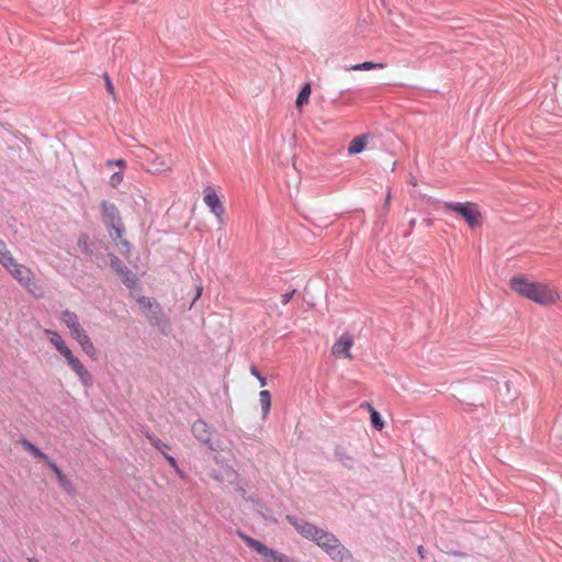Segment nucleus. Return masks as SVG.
<instances>
[{
    "label": "nucleus",
    "instance_id": "obj_30",
    "mask_svg": "<svg viewBox=\"0 0 562 562\" xmlns=\"http://www.w3.org/2000/svg\"><path fill=\"white\" fill-rule=\"evenodd\" d=\"M153 447H154L157 451H159L162 456L167 454V452H166V451L171 449V447H170L168 443H166V442L161 441L160 439H158L157 441H155V442H154V445H153Z\"/></svg>",
    "mask_w": 562,
    "mask_h": 562
},
{
    "label": "nucleus",
    "instance_id": "obj_34",
    "mask_svg": "<svg viewBox=\"0 0 562 562\" xmlns=\"http://www.w3.org/2000/svg\"><path fill=\"white\" fill-rule=\"evenodd\" d=\"M166 461L169 463L170 467H172L173 469H176L177 471L179 470V467H178V461L175 457L170 456V454H165L164 456Z\"/></svg>",
    "mask_w": 562,
    "mask_h": 562
},
{
    "label": "nucleus",
    "instance_id": "obj_42",
    "mask_svg": "<svg viewBox=\"0 0 562 562\" xmlns=\"http://www.w3.org/2000/svg\"><path fill=\"white\" fill-rule=\"evenodd\" d=\"M361 407H367V408H369V411H370V412H371V408H373V407L371 406V404H370V403H368V402L362 403V404H361Z\"/></svg>",
    "mask_w": 562,
    "mask_h": 562
},
{
    "label": "nucleus",
    "instance_id": "obj_39",
    "mask_svg": "<svg viewBox=\"0 0 562 562\" xmlns=\"http://www.w3.org/2000/svg\"><path fill=\"white\" fill-rule=\"evenodd\" d=\"M266 512H260L261 516L266 519V520H272V521H276L274 519H272L269 515H268V512H269V508H265Z\"/></svg>",
    "mask_w": 562,
    "mask_h": 562
},
{
    "label": "nucleus",
    "instance_id": "obj_31",
    "mask_svg": "<svg viewBox=\"0 0 562 562\" xmlns=\"http://www.w3.org/2000/svg\"><path fill=\"white\" fill-rule=\"evenodd\" d=\"M123 181V173L121 171L113 172L110 177V186L115 188Z\"/></svg>",
    "mask_w": 562,
    "mask_h": 562
},
{
    "label": "nucleus",
    "instance_id": "obj_24",
    "mask_svg": "<svg viewBox=\"0 0 562 562\" xmlns=\"http://www.w3.org/2000/svg\"><path fill=\"white\" fill-rule=\"evenodd\" d=\"M46 334L48 335L49 342L56 348V350H59L60 348L66 346L65 340L57 331L46 330Z\"/></svg>",
    "mask_w": 562,
    "mask_h": 562
},
{
    "label": "nucleus",
    "instance_id": "obj_2",
    "mask_svg": "<svg viewBox=\"0 0 562 562\" xmlns=\"http://www.w3.org/2000/svg\"><path fill=\"white\" fill-rule=\"evenodd\" d=\"M285 519L303 538L314 542L324 552L327 549H331L330 546L337 541V537L333 532L297 518L294 515L288 514Z\"/></svg>",
    "mask_w": 562,
    "mask_h": 562
},
{
    "label": "nucleus",
    "instance_id": "obj_23",
    "mask_svg": "<svg viewBox=\"0 0 562 562\" xmlns=\"http://www.w3.org/2000/svg\"><path fill=\"white\" fill-rule=\"evenodd\" d=\"M311 92H312V90H311L310 83H304L296 97L295 102H296L297 108H302L304 104L307 103Z\"/></svg>",
    "mask_w": 562,
    "mask_h": 562
},
{
    "label": "nucleus",
    "instance_id": "obj_35",
    "mask_svg": "<svg viewBox=\"0 0 562 562\" xmlns=\"http://www.w3.org/2000/svg\"><path fill=\"white\" fill-rule=\"evenodd\" d=\"M294 293H295V290H293V291H291V292H286V293L282 294V296H281V303H282L283 305H286V304L291 301V299L293 297Z\"/></svg>",
    "mask_w": 562,
    "mask_h": 562
},
{
    "label": "nucleus",
    "instance_id": "obj_25",
    "mask_svg": "<svg viewBox=\"0 0 562 562\" xmlns=\"http://www.w3.org/2000/svg\"><path fill=\"white\" fill-rule=\"evenodd\" d=\"M376 68H384V65L383 64H378V63H373V61H363L361 64H356V65H352L350 67L351 70H356V71H359V70H371V69H376Z\"/></svg>",
    "mask_w": 562,
    "mask_h": 562
},
{
    "label": "nucleus",
    "instance_id": "obj_9",
    "mask_svg": "<svg viewBox=\"0 0 562 562\" xmlns=\"http://www.w3.org/2000/svg\"><path fill=\"white\" fill-rule=\"evenodd\" d=\"M110 266L120 276L122 282L130 289H133L136 283L135 274L128 267L114 254L109 252Z\"/></svg>",
    "mask_w": 562,
    "mask_h": 562
},
{
    "label": "nucleus",
    "instance_id": "obj_40",
    "mask_svg": "<svg viewBox=\"0 0 562 562\" xmlns=\"http://www.w3.org/2000/svg\"><path fill=\"white\" fill-rule=\"evenodd\" d=\"M266 512H260L261 516L266 519V520H272V521H276L274 519H272L269 515H268V512H269V508H265Z\"/></svg>",
    "mask_w": 562,
    "mask_h": 562
},
{
    "label": "nucleus",
    "instance_id": "obj_11",
    "mask_svg": "<svg viewBox=\"0 0 562 562\" xmlns=\"http://www.w3.org/2000/svg\"><path fill=\"white\" fill-rule=\"evenodd\" d=\"M191 431L194 438L201 443L209 447L211 450L215 449L211 439L213 430L203 419H196L192 424Z\"/></svg>",
    "mask_w": 562,
    "mask_h": 562
},
{
    "label": "nucleus",
    "instance_id": "obj_13",
    "mask_svg": "<svg viewBox=\"0 0 562 562\" xmlns=\"http://www.w3.org/2000/svg\"><path fill=\"white\" fill-rule=\"evenodd\" d=\"M68 367L77 375L78 380L80 381V383L83 385L85 389L92 387L93 376L86 369V367L82 364V362L78 358H76L72 362H70L68 364Z\"/></svg>",
    "mask_w": 562,
    "mask_h": 562
},
{
    "label": "nucleus",
    "instance_id": "obj_41",
    "mask_svg": "<svg viewBox=\"0 0 562 562\" xmlns=\"http://www.w3.org/2000/svg\"><path fill=\"white\" fill-rule=\"evenodd\" d=\"M201 293H202V288L200 286L196 290V294H195V297H194L193 302L196 301L201 296Z\"/></svg>",
    "mask_w": 562,
    "mask_h": 562
},
{
    "label": "nucleus",
    "instance_id": "obj_26",
    "mask_svg": "<svg viewBox=\"0 0 562 562\" xmlns=\"http://www.w3.org/2000/svg\"><path fill=\"white\" fill-rule=\"evenodd\" d=\"M370 420L374 429L382 430L384 428V420L380 413L374 408H371Z\"/></svg>",
    "mask_w": 562,
    "mask_h": 562
},
{
    "label": "nucleus",
    "instance_id": "obj_19",
    "mask_svg": "<svg viewBox=\"0 0 562 562\" xmlns=\"http://www.w3.org/2000/svg\"><path fill=\"white\" fill-rule=\"evenodd\" d=\"M23 448L29 451L34 458L41 459L47 463L50 458L43 452L37 446H35L33 442H31L27 439H22L21 441Z\"/></svg>",
    "mask_w": 562,
    "mask_h": 562
},
{
    "label": "nucleus",
    "instance_id": "obj_6",
    "mask_svg": "<svg viewBox=\"0 0 562 562\" xmlns=\"http://www.w3.org/2000/svg\"><path fill=\"white\" fill-rule=\"evenodd\" d=\"M138 303L143 308H148L147 318L149 323L157 327L161 335L168 336L171 333V323L159 304L151 302V300L146 296L139 297Z\"/></svg>",
    "mask_w": 562,
    "mask_h": 562
},
{
    "label": "nucleus",
    "instance_id": "obj_5",
    "mask_svg": "<svg viewBox=\"0 0 562 562\" xmlns=\"http://www.w3.org/2000/svg\"><path fill=\"white\" fill-rule=\"evenodd\" d=\"M77 245L98 268H104L108 265L109 252L103 243L91 241L87 234H81Z\"/></svg>",
    "mask_w": 562,
    "mask_h": 562
},
{
    "label": "nucleus",
    "instance_id": "obj_43",
    "mask_svg": "<svg viewBox=\"0 0 562 562\" xmlns=\"http://www.w3.org/2000/svg\"><path fill=\"white\" fill-rule=\"evenodd\" d=\"M30 562H40L38 560H36L35 558H30L29 559Z\"/></svg>",
    "mask_w": 562,
    "mask_h": 562
},
{
    "label": "nucleus",
    "instance_id": "obj_38",
    "mask_svg": "<svg viewBox=\"0 0 562 562\" xmlns=\"http://www.w3.org/2000/svg\"><path fill=\"white\" fill-rule=\"evenodd\" d=\"M417 553H418V555L420 557L422 560L426 559V550L424 549L423 546H418Z\"/></svg>",
    "mask_w": 562,
    "mask_h": 562
},
{
    "label": "nucleus",
    "instance_id": "obj_15",
    "mask_svg": "<svg viewBox=\"0 0 562 562\" xmlns=\"http://www.w3.org/2000/svg\"><path fill=\"white\" fill-rule=\"evenodd\" d=\"M494 382L497 385L496 397L503 404L512 402V400L516 396L517 392L516 391L512 392L510 382L507 379H505V376H502L501 380H494Z\"/></svg>",
    "mask_w": 562,
    "mask_h": 562
},
{
    "label": "nucleus",
    "instance_id": "obj_14",
    "mask_svg": "<svg viewBox=\"0 0 562 562\" xmlns=\"http://www.w3.org/2000/svg\"><path fill=\"white\" fill-rule=\"evenodd\" d=\"M353 344V337L350 334H342L333 346V355L340 358H350V347Z\"/></svg>",
    "mask_w": 562,
    "mask_h": 562
},
{
    "label": "nucleus",
    "instance_id": "obj_27",
    "mask_svg": "<svg viewBox=\"0 0 562 562\" xmlns=\"http://www.w3.org/2000/svg\"><path fill=\"white\" fill-rule=\"evenodd\" d=\"M81 349L83 352L89 356L91 359L97 358V349L94 345L92 344L91 339H87L83 342L80 344Z\"/></svg>",
    "mask_w": 562,
    "mask_h": 562
},
{
    "label": "nucleus",
    "instance_id": "obj_32",
    "mask_svg": "<svg viewBox=\"0 0 562 562\" xmlns=\"http://www.w3.org/2000/svg\"><path fill=\"white\" fill-rule=\"evenodd\" d=\"M250 372L254 376L257 378L261 387L267 385V379L260 374V372L258 371V369L256 367H251Z\"/></svg>",
    "mask_w": 562,
    "mask_h": 562
},
{
    "label": "nucleus",
    "instance_id": "obj_21",
    "mask_svg": "<svg viewBox=\"0 0 562 562\" xmlns=\"http://www.w3.org/2000/svg\"><path fill=\"white\" fill-rule=\"evenodd\" d=\"M259 401L262 409V415L263 417H266L271 408V393L267 390L260 391Z\"/></svg>",
    "mask_w": 562,
    "mask_h": 562
},
{
    "label": "nucleus",
    "instance_id": "obj_36",
    "mask_svg": "<svg viewBox=\"0 0 562 562\" xmlns=\"http://www.w3.org/2000/svg\"><path fill=\"white\" fill-rule=\"evenodd\" d=\"M105 83H106L108 91L111 94H113L114 93V87H113V83L111 82L110 78L108 77V75H105Z\"/></svg>",
    "mask_w": 562,
    "mask_h": 562
},
{
    "label": "nucleus",
    "instance_id": "obj_3",
    "mask_svg": "<svg viewBox=\"0 0 562 562\" xmlns=\"http://www.w3.org/2000/svg\"><path fill=\"white\" fill-rule=\"evenodd\" d=\"M102 221L108 229V233L113 241L120 240V245L130 250L131 243L122 239L125 227L122 223L121 214L117 206L109 201H101L100 203Z\"/></svg>",
    "mask_w": 562,
    "mask_h": 562
},
{
    "label": "nucleus",
    "instance_id": "obj_22",
    "mask_svg": "<svg viewBox=\"0 0 562 562\" xmlns=\"http://www.w3.org/2000/svg\"><path fill=\"white\" fill-rule=\"evenodd\" d=\"M13 260L14 258L8 250L5 243L0 238V265L5 268L8 265H11Z\"/></svg>",
    "mask_w": 562,
    "mask_h": 562
},
{
    "label": "nucleus",
    "instance_id": "obj_33",
    "mask_svg": "<svg viewBox=\"0 0 562 562\" xmlns=\"http://www.w3.org/2000/svg\"><path fill=\"white\" fill-rule=\"evenodd\" d=\"M108 166H119L121 169L126 167V161L123 159H110L106 161Z\"/></svg>",
    "mask_w": 562,
    "mask_h": 562
},
{
    "label": "nucleus",
    "instance_id": "obj_37",
    "mask_svg": "<svg viewBox=\"0 0 562 562\" xmlns=\"http://www.w3.org/2000/svg\"><path fill=\"white\" fill-rule=\"evenodd\" d=\"M145 437L149 440L151 446L154 445L155 441H157L159 439L151 432H145Z\"/></svg>",
    "mask_w": 562,
    "mask_h": 562
},
{
    "label": "nucleus",
    "instance_id": "obj_8",
    "mask_svg": "<svg viewBox=\"0 0 562 562\" xmlns=\"http://www.w3.org/2000/svg\"><path fill=\"white\" fill-rule=\"evenodd\" d=\"M445 210L446 212H451L459 215L465 221L470 228L480 227L482 224L481 213L474 203L448 202L445 204Z\"/></svg>",
    "mask_w": 562,
    "mask_h": 562
},
{
    "label": "nucleus",
    "instance_id": "obj_20",
    "mask_svg": "<svg viewBox=\"0 0 562 562\" xmlns=\"http://www.w3.org/2000/svg\"><path fill=\"white\" fill-rule=\"evenodd\" d=\"M367 138H368L367 135H359V136L355 137L349 144L348 153L350 155H356V154L362 153L367 146Z\"/></svg>",
    "mask_w": 562,
    "mask_h": 562
},
{
    "label": "nucleus",
    "instance_id": "obj_4",
    "mask_svg": "<svg viewBox=\"0 0 562 562\" xmlns=\"http://www.w3.org/2000/svg\"><path fill=\"white\" fill-rule=\"evenodd\" d=\"M4 269L35 299L44 296L45 291L43 286L35 281L34 273L31 269L18 263L15 259Z\"/></svg>",
    "mask_w": 562,
    "mask_h": 562
},
{
    "label": "nucleus",
    "instance_id": "obj_17",
    "mask_svg": "<svg viewBox=\"0 0 562 562\" xmlns=\"http://www.w3.org/2000/svg\"><path fill=\"white\" fill-rule=\"evenodd\" d=\"M335 459L346 469L351 470L356 465V459L342 446H336L334 449Z\"/></svg>",
    "mask_w": 562,
    "mask_h": 562
},
{
    "label": "nucleus",
    "instance_id": "obj_10",
    "mask_svg": "<svg viewBox=\"0 0 562 562\" xmlns=\"http://www.w3.org/2000/svg\"><path fill=\"white\" fill-rule=\"evenodd\" d=\"M204 203L207 205L210 211L215 215L217 222L222 224L224 215V205L221 201L220 195L210 186H207L204 189Z\"/></svg>",
    "mask_w": 562,
    "mask_h": 562
},
{
    "label": "nucleus",
    "instance_id": "obj_1",
    "mask_svg": "<svg viewBox=\"0 0 562 562\" xmlns=\"http://www.w3.org/2000/svg\"><path fill=\"white\" fill-rule=\"evenodd\" d=\"M510 284L516 293L537 304H551L558 299L557 292L547 284L530 282L524 277H514Z\"/></svg>",
    "mask_w": 562,
    "mask_h": 562
},
{
    "label": "nucleus",
    "instance_id": "obj_29",
    "mask_svg": "<svg viewBox=\"0 0 562 562\" xmlns=\"http://www.w3.org/2000/svg\"><path fill=\"white\" fill-rule=\"evenodd\" d=\"M60 356H63L67 362V364H69L70 362H72L77 357L72 353V351L70 350V348L66 345L64 346L63 348H60L59 350H57Z\"/></svg>",
    "mask_w": 562,
    "mask_h": 562
},
{
    "label": "nucleus",
    "instance_id": "obj_12",
    "mask_svg": "<svg viewBox=\"0 0 562 562\" xmlns=\"http://www.w3.org/2000/svg\"><path fill=\"white\" fill-rule=\"evenodd\" d=\"M331 549H327L325 552L329 555L333 561L336 562H353V555L349 549H347L340 540L337 538L336 543L330 546Z\"/></svg>",
    "mask_w": 562,
    "mask_h": 562
},
{
    "label": "nucleus",
    "instance_id": "obj_7",
    "mask_svg": "<svg viewBox=\"0 0 562 562\" xmlns=\"http://www.w3.org/2000/svg\"><path fill=\"white\" fill-rule=\"evenodd\" d=\"M237 535L250 549L261 555L266 562H296L291 557L267 547L265 543L254 539L241 530H237Z\"/></svg>",
    "mask_w": 562,
    "mask_h": 562
},
{
    "label": "nucleus",
    "instance_id": "obj_18",
    "mask_svg": "<svg viewBox=\"0 0 562 562\" xmlns=\"http://www.w3.org/2000/svg\"><path fill=\"white\" fill-rule=\"evenodd\" d=\"M60 319L67 326L70 333L81 327L77 314L69 310H64L60 313Z\"/></svg>",
    "mask_w": 562,
    "mask_h": 562
},
{
    "label": "nucleus",
    "instance_id": "obj_28",
    "mask_svg": "<svg viewBox=\"0 0 562 562\" xmlns=\"http://www.w3.org/2000/svg\"><path fill=\"white\" fill-rule=\"evenodd\" d=\"M71 337L80 345L85 340L89 339V335L85 330V328L81 326L80 328L74 330L70 333Z\"/></svg>",
    "mask_w": 562,
    "mask_h": 562
},
{
    "label": "nucleus",
    "instance_id": "obj_16",
    "mask_svg": "<svg viewBox=\"0 0 562 562\" xmlns=\"http://www.w3.org/2000/svg\"><path fill=\"white\" fill-rule=\"evenodd\" d=\"M46 464L55 473V475H56L60 486L63 487V490L66 493H68L69 495H75L76 494V490H75L72 483L70 482V480L64 474L61 469L52 459Z\"/></svg>",
    "mask_w": 562,
    "mask_h": 562
}]
</instances>
